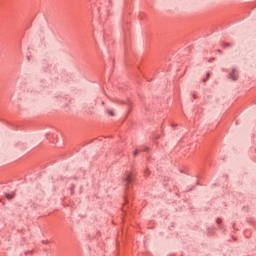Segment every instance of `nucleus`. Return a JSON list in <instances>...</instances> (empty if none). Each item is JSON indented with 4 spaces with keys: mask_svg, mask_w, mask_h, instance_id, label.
Here are the masks:
<instances>
[{
    "mask_svg": "<svg viewBox=\"0 0 256 256\" xmlns=\"http://www.w3.org/2000/svg\"><path fill=\"white\" fill-rule=\"evenodd\" d=\"M137 173L135 170L131 172L127 171L123 177L124 183V204L122 206V222L127 223V221H131L133 217H135V213L137 210L135 206H133V187L135 185V177Z\"/></svg>",
    "mask_w": 256,
    "mask_h": 256,
    "instance_id": "f257e3e1",
    "label": "nucleus"
},
{
    "mask_svg": "<svg viewBox=\"0 0 256 256\" xmlns=\"http://www.w3.org/2000/svg\"><path fill=\"white\" fill-rule=\"evenodd\" d=\"M125 15H131V0H125L124 6V16H123V32H124V49H125V57L126 64H129L127 61V57H129V21L125 20Z\"/></svg>",
    "mask_w": 256,
    "mask_h": 256,
    "instance_id": "f03ea898",
    "label": "nucleus"
},
{
    "mask_svg": "<svg viewBox=\"0 0 256 256\" xmlns=\"http://www.w3.org/2000/svg\"><path fill=\"white\" fill-rule=\"evenodd\" d=\"M0 121L2 123H6V125H10V127H13V129H25V127H29V126L33 125V122L29 121V120H25V121L19 122V123H13V122H9L3 118H0Z\"/></svg>",
    "mask_w": 256,
    "mask_h": 256,
    "instance_id": "7ed1b4c3",
    "label": "nucleus"
},
{
    "mask_svg": "<svg viewBox=\"0 0 256 256\" xmlns=\"http://www.w3.org/2000/svg\"><path fill=\"white\" fill-rule=\"evenodd\" d=\"M149 151H151L149 147L142 145L135 149V151L133 152V157H137L139 153H149Z\"/></svg>",
    "mask_w": 256,
    "mask_h": 256,
    "instance_id": "20e7f679",
    "label": "nucleus"
},
{
    "mask_svg": "<svg viewBox=\"0 0 256 256\" xmlns=\"http://www.w3.org/2000/svg\"><path fill=\"white\" fill-rule=\"evenodd\" d=\"M118 103L120 105H126L127 109H128V114L131 113V111H133V102H131L129 99L123 101V100H118Z\"/></svg>",
    "mask_w": 256,
    "mask_h": 256,
    "instance_id": "39448f33",
    "label": "nucleus"
},
{
    "mask_svg": "<svg viewBox=\"0 0 256 256\" xmlns=\"http://www.w3.org/2000/svg\"><path fill=\"white\" fill-rule=\"evenodd\" d=\"M231 81H237L239 79V74H237V68H232L231 72H228V76Z\"/></svg>",
    "mask_w": 256,
    "mask_h": 256,
    "instance_id": "423d86ee",
    "label": "nucleus"
},
{
    "mask_svg": "<svg viewBox=\"0 0 256 256\" xmlns=\"http://www.w3.org/2000/svg\"><path fill=\"white\" fill-rule=\"evenodd\" d=\"M217 228L215 227H207V230H206V235L208 237H215V235H217V233L215 232Z\"/></svg>",
    "mask_w": 256,
    "mask_h": 256,
    "instance_id": "0eeeda50",
    "label": "nucleus"
},
{
    "mask_svg": "<svg viewBox=\"0 0 256 256\" xmlns=\"http://www.w3.org/2000/svg\"><path fill=\"white\" fill-rule=\"evenodd\" d=\"M4 197L8 201H12V199H15V192H5Z\"/></svg>",
    "mask_w": 256,
    "mask_h": 256,
    "instance_id": "6e6552de",
    "label": "nucleus"
},
{
    "mask_svg": "<svg viewBox=\"0 0 256 256\" xmlns=\"http://www.w3.org/2000/svg\"><path fill=\"white\" fill-rule=\"evenodd\" d=\"M223 222V219L221 218H216V223L220 229V231L226 232L227 230L225 229V226L221 224Z\"/></svg>",
    "mask_w": 256,
    "mask_h": 256,
    "instance_id": "1a4fd4ad",
    "label": "nucleus"
},
{
    "mask_svg": "<svg viewBox=\"0 0 256 256\" xmlns=\"http://www.w3.org/2000/svg\"><path fill=\"white\" fill-rule=\"evenodd\" d=\"M56 99H58V101H63L64 103H67V101L71 103L72 101L69 96H58L56 97Z\"/></svg>",
    "mask_w": 256,
    "mask_h": 256,
    "instance_id": "9d476101",
    "label": "nucleus"
},
{
    "mask_svg": "<svg viewBox=\"0 0 256 256\" xmlns=\"http://www.w3.org/2000/svg\"><path fill=\"white\" fill-rule=\"evenodd\" d=\"M136 67H137L138 71H140V73L144 77V79H146V81H152L153 80V79H151L147 76V73L143 72V69H141V67H139V66H136Z\"/></svg>",
    "mask_w": 256,
    "mask_h": 256,
    "instance_id": "9b49d317",
    "label": "nucleus"
},
{
    "mask_svg": "<svg viewBox=\"0 0 256 256\" xmlns=\"http://www.w3.org/2000/svg\"><path fill=\"white\" fill-rule=\"evenodd\" d=\"M47 85H49L47 80H45V79L40 80V87H47Z\"/></svg>",
    "mask_w": 256,
    "mask_h": 256,
    "instance_id": "f8f14e48",
    "label": "nucleus"
},
{
    "mask_svg": "<svg viewBox=\"0 0 256 256\" xmlns=\"http://www.w3.org/2000/svg\"><path fill=\"white\" fill-rule=\"evenodd\" d=\"M209 157V151L204 152L202 156V161H207V158Z\"/></svg>",
    "mask_w": 256,
    "mask_h": 256,
    "instance_id": "ddd939ff",
    "label": "nucleus"
},
{
    "mask_svg": "<svg viewBox=\"0 0 256 256\" xmlns=\"http://www.w3.org/2000/svg\"><path fill=\"white\" fill-rule=\"evenodd\" d=\"M147 17V15H145V13H143V12H140L139 13V19H140V21H143V19H145Z\"/></svg>",
    "mask_w": 256,
    "mask_h": 256,
    "instance_id": "4468645a",
    "label": "nucleus"
},
{
    "mask_svg": "<svg viewBox=\"0 0 256 256\" xmlns=\"http://www.w3.org/2000/svg\"><path fill=\"white\" fill-rule=\"evenodd\" d=\"M248 223H250V225H253L255 227V220H253V218L248 219Z\"/></svg>",
    "mask_w": 256,
    "mask_h": 256,
    "instance_id": "2eb2a0df",
    "label": "nucleus"
},
{
    "mask_svg": "<svg viewBox=\"0 0 256 256\" xmlns=\"http://www.w3.org/2000/svg\"><path fill=\"white\" fill-rule=\"evenodd\" d=\"M222 47H225V48L231 47V44L226 43V42H222Z\"/></svg>",
    "mask_w": 256,
    "mask_h": 256,
    "instance_id": "dca6fc26",
    "label": "nucleus"
},
{
    "mask_svg": "<svg viewBox=\"0 0 256 256\" xmlns=\"http://www.w3.org/2000/svg\"><path fill=\"white\" fill-rule=\"evenodd\" d=\"M144 175L145 177H149V175H151V172L149 170H145Z\"/></svg>",
    "mask_w": 256,
    "mask_h": 256,
    "instance_id": "f3484780",
    "label": "nucleus"
},
{
    "mask_svg": "<svg viewBox=\"0 0 256 256\" xmlns=\"http://www.w3.org/2000/svg\"><path fill=\"white\" fill-rule=\"evenodd\" d=\"M252 143L255 145V143H256V134H254L253 135V137H252Z\"/></svg>",
    "mask_w": 256,
    "mask_h": 256,
    "instance_id": "a211bd4d",
    "label": "nucleus"
},
{
    "mask_svg": "<svg viewBox=\"0 0 256 256\" xmlns=\"http://www.w3.org/2000/svg\"><path fill=\"white\" fill-rule=\"evenodd\" d=\"M108 115L113 116V115H115V113L113 112V110H108Z\"/></svg>",
    "mask_w": 256,
    "mask_h": 256,
    "instance_id": "6ab92c4d",
    "label": "nucleus"
},
{
    "mask_svg": "<svg viewBox=\"0 0 256 256\" xmlns=\"http://www.w3.org/2000/svg\"><path fill=\"white\" fill-rule=\"evenodd\" d=\"M208 80H209V78H207V77H206V78H203V79H202V83H207Z\"/></svg>",
    "mask_w": 256,
    "mask_h": 256,
    "instance_id": "aec40b11",
    "label": "nucleus"
},
{
    "mask_svg": "<svg viewBox=\"0 0 256 256\" xmlns=\"http://www.w3.org/2000/svg\"><path fill=\"white\" fill-rule=\"evenodd\" d=\"M213 61H215V58H214V57H212V58H210V59L208 60L209 63H213Z\"/></svg>",
    "mask_w": 256,
    "mask_h": 256,
    "instance_id": "412c9836",
    "label": "nucleus"
},
{
    "mask_svg": "<svg viewBox=\"0 0 256 256\" xmlns=\"http://www.w3.org/2000/svg\"><path fill=\"white\" fill-rule=\"evenodd\" d=\"M209 77H211V72H207V73H206V78L209 79Z\"/></svg>",
    "mask_w": 256,
    "mask_h": 256,
    "instance_id": "4be33fe9",
    "label": "nucleus"
},
{
    "mask_svg": "<svg viewBox=\"0 0 256 256\" xmlns=\"http://www.w3.org/2000/svg\"><path fill=\"white\" fill-rule=\"evenodd\" d=\"M222 71H223L224 73H229V70H227V69H225V68H222Z\"/></svg>",
    "mask_w": 256,
    "mask_h": 256,
    "instance_id": "5701e85b",
    "label": "nucleus"
},
{
    "mask_svg": "<svg viewBox=\"0 0 256 256\" xmlns=\"http://www.w3.org/2000/svg\"><path fill=\"white\" fill-rule=\"evenodd\" d=\"M192 97H193V99H197V94L192 93Z\"/></svg>",
    "mask_w": 256,
    "mask_h": 256,
    "instance_id": "b1692460",
    "label": "nucleus"
},
{
    "mask_svg": "<svg viewBox=\"0 0 256 256\" xmlns=\"http://www.w3.org/2000/svg\"><path fill=\"white\" fill-rule=\"evenodd\" d=\"M212 187H219V184L218 183H214V184H212Z\"/></svg>",
    "mask_w": 256,
    "mask_h": 256,
    "instance_id": "393cba45",
    "label": "nucleus"
},
{
    "mask_svg": "<svg viewBox=\"0 0 256 256\" xmlns=\"http://www.w3.org/2000/svg\"><path fill=\"white\" fill-rule=\"evenodd\" d=\"M111 15V12L109 11V8H107V16L109 17Z\"/></svg>",
    "mask_w": 256,
    "mask_h": 256,
    "instance_id": "a878e982",
    "label": "nucleus"
},
{
    "mask_svg": "<svg viewBox=\"0 0 256 256\" xmlns=\"http://www.w3.org/2000/svg\"><path fill=\"white\" fill-rule=\"evenodd\" d=\"M233 241H237V237H235L234 235L231 236Z\"/></svg>",
    "mask_w": 256,
    "mask_h": 256,
    "instance_id": "bb28decb",
    "label": "nucleus"
},
{
    "mask_svg": "<svg viewBox=\"0 0 256 256\" xmlns=\"http://www.w3.org/2000/svg\"><path fill=\"white\" fill-rule=\"evenodd\" d=\"M31 253H33V251H26V255H31Z\"/></svg>",
    "mask_w": 256,
    "mask_h": 256,
    "instance_id": "cd10ccee",
    "label": "nucleus"
},
{
    "mask_svg": "<svg viewBox=\"0 0 256 256\" xmlns=\"http://www.w3.org/2000/svg\"><path fill=\"white\" fill-rule=\"evenodd\" d=\"M247 209H248L247 206H244V207H243V210H244V211H247Z\"/></svg>",
    "mask_w": 256,
    "mask_h": 256,
    "instance_id": "c85d7f7f",
    "label": "nucleus"
},
{
    "mask_svg": "<svg viewBox=\"0 0 256 256\" xmlns=\"http://www.w3.org/2000/svg\"><path fill=\"white\" fill-rule=\"evenodd\" d=\"M27 59H28V61H30V59H31V56H27Z\"/></svg>",
    "mask_w": 256,
    "mask_h": 256,
    "instance_id": "c756f323",
    "label": "nucleus"
},
{
    "mask_svg": "<svg viewBox=\"0 0 256 256\" xmlns=\"http://www.w3.org/2000/svg\"><path fill=\"white\" fill-rule=\"evenodd\" d=\"M232 227H233V229H234L235 231H237V229H235V224H233V226H232Z\"/></svg>",
    "mask_w": 256,
    "mask_h": 256,
    "instance_id": "7c9ffc66",
    "label": "nucleus"
},
{
    "mask_svg": "<svg viewBox=\"0 0 256 256\" xmlns=\"http://www.w3.org/2000/svg\"><path fill=\"white\" fill-rule=\"evenodd\" d=\"M218 52H219V53H223V51H222V50H218Z\"/></svg>",
    "mask_w": 256,
    "mask_h": 256,
    "instance_id": "2f4dec72",
    "label": "nucleus"
},
{
    "mask_svg": "<svg viewBox=\"0 0 256 256\" xmlns=\"http://www.w3.org/2000/svg\"><path fill=\"white\" fill-rule=\"evenodd\" d=\"M193 189H195V186H193V187L190 189V191L193 190Z\"/></svg>",
    "mask_w": 256,
    "mask_h": 256,
    "instance_id": "473e14b6",
    "label": "nucleus"
},
{
    "mask_svg": "<svg viewBox=\"0 0 256 256\" xmlns=\"http://www.w3.org/2000/svg\"><path fill=\"white\" fill-rule=\"evenodd\" d=\"M0 203H3V199L0 198Z\"/></svg>",
    "mask_w": 256,
    "mask_h": 256,
    "instance_id": "72a5a7b5",
    "label": "nucleus"
},
{
    "mask_svg": "<svg viewBox=\"0 0 256 256\" xmlns=\"http://www.w3.org/2000/svg\"><path fill=\"white\" fill-rule=\"evenodd\" d=\"M72 189H75V185H72Z\"/></svg>",
    "mask_w": 256,
    "mask_h": 256,
    "instance_id": "f704fd0d",
    "label": "nucleus"
},
{
    "mask_svg": "<svg viewBox=\"0 0 256 256\" xmlns=\"http://www.w3.org/2000/svg\"><path fill=\"white\" fill-rule=\"evenodd\" d=\"M172 227H175V223H172Z\"/></svg>",
    "mask_w": 256,
    "mask_h": 256,
    "instance_id": "c9c22d12",
    "label": "nucleus"
},
{
    "mask_svg": "<svg viewBox=\"0 0 256 256\" xmlns=\"http://www.w3.org/2000/svg\"><path fill=\"white\" fill-rule=\"evenodd\" d=\"M117 243H119V237L117 238Z\"/></svg>",
    "mask_w": 256,
    "mask_h": 256,
    "instance_id": "e433bc0d",
    "label": "nucleus"
},
{
    "mask_svg": "<svg viewBox=\"0 0 256 256\" xmlns=\"http://www.w3.org/2000/svg\"><path fill=\"white\" fill-rule=\"evenodd\" d=\"M168 256H175V255H173V254H169Z\"/></svg>",
    "mask_w": 256,
    "mask_h": 256,
    "instance_id": "4c0bfd02",
    "label": "nucleus"
},
{
    "mask_svg": "<svg viewBox=\"0 0 256 256\" xmlns=\"http://www.w3.org/2000/svg\"><path fill=\"white\" fill-rule=\"evenodd\" d=\"M196 185H201V184H199V182H197V184Z\"/></svg>",
    "mask_w": 256,
    "mask_h": 256,
    "instance_id": "58836bf2",
    "label": "nucleus"
},
{
    "mask_svg": "<svg viewBox=\"0 0 256 256\" xmlns=\"http://www.w3.org/2000/svg\"><path fill=\"white\" fill-rule=\"evenodd\" d=\"M158 138L161 137L160 135L157 136Z\"/></svg>",
    "mask_w": 256,
    "mask_h": 256,
    "instance_id": "ea45409f",
    "label": "nucleus"
},
{
    "mask_svg": "<svg viewBox=\"0 0 256 256\" xmlns=\"http://www.w3.org/2000/svg\"><path fill=\"white\" fill-rule=\"evenodd\" d=\"M224 177H226V179H227L228 176L226 175V176H224Z\"/></svg>",
    "mask_w": 256,
    "mask_h": 256,
    "instance_id": "a19ab883",
    "label": "nucleus"
}]
</instances>
